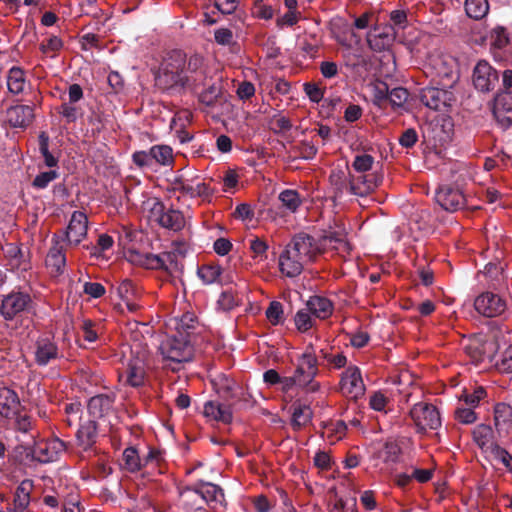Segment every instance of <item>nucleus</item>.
<instances>
[{
	"mask_svg": "<svg viewBox=\"0 0 512 512\" xmlns=\"http://www.w3.org/2000/svg\"><path fill=\"white\" fill-rule=\"evenodd\" d=\"M310 314L311 313L309 312L308 309H301L296 313L294 317V322L298 331L304 333L308 331L310 328H312L314 321L311 318Z\"/></svg>",
	"mask_w": 512,
	"mask_h": 512,
	"instance_id": "obj_48",
	"label": "nucleus"
},
{
	"mask_svg": "<svg viewBox=\"0 0 512 512\" xmlns=\"http://www.w3.org/2000/svg\"><path fill=\"white\" fill-rule=\"evenodd\" d=\"M499 81V74L487 61L481 60L473 70V83L477 90L489 92Z\"/></svg>",
	"mask_w": 512,
	"mask_h": 512,
	"instance_id": "obj_14",
	"label": "nucleus"
},
{
	"mask_svg": "<svg viewBox=\"0 0 512 512\" xmlns=\"http://www.w3.org/2000/svg\"><path fill=\"white\" fill-rule=\"evenodd\" d=\"M34 488L33 480L24 479L18 485L13 500V511L24 512L30 504V495Z\"/></svg>",
	"mask_w": 512,
	"mask_h": 512,
	"instance_id": "obj_30",
	"label": "nucleus"
},
{
	"mask_svg": "<svg viewBox=\"0 0 512 512\" xmlns=\"http://www.w3.org/2000/svg\"><path fill=\"white\" fill-rule=\"evenodd\" d=\"M233 32L228 28H219L214 32L215 42L222 46H229L233 43Z\"/></svg>",
	"mask_w": 512,
	"mask_h": 512,
	"instance_id": "obj_63",
	"label": "nucleus"
},
{
	"mask_svg": "<svg viewBox=\"0 0 512 512\" xmlns=\"http://www.w3.org/2000/svg\"><path fill=\"white\" fill-rule=\"evenodd\" d=\"M118 294L123 301H130L137 294V288L130 279H124L118 286Z\"/></svg>",
	"mask_w": 512,
	"mask_h": 512,
	"instance_id": "obj_53",
	"label": "nucleus"
},
{
	"mask_svg": "<svg viewBox=\"0 0 512 512\" xmlns=\"http://www.w3.org/2000/svg\"><path fill=\"white\" fill-rule=\"evenodd\" d=\"M318 373L317 357L313 352L312 346H308L306 351L298 359L296 369L293 373L297 381V388L306 394L319 392L321 384L315 379Z\"/></svg>",
	"mask_w": 512,
	"mask_h": 512,
	"instance_id": "obj_2",
	"label": "nucleus"
},
{
	"mask_svg": "<svg viewBox=\"0 0 512 512\" xmlns=\"http://www.w3.org/2000/svg\"><path fill=\"white\" fill-rule=\"evenodd\" d=\"M306 262L299 258L294 251L286 246V249L279 257L280 271L287 277H296L302 270Z\"/></svg>",
	"mask_w": 512,
	"mask_h": 512,
	"instance_id": "obj_25",
	"label": "nucleus"
},
{
	"mask_svg": "<svg viewBox=\"0 0 512 512\" xmlns=\"http://www.w3.org/2000/svg\"><path fill=\"white\" fill-rule=\"evenodd\" d=\"M39 151L44 158L47 167H56L58 158L49 151V136L46 132H41L39 135Z\"/></svg>",
	"mask_w": 512,
	"mask_h": 512,
	"instance_id": "obj_42",
	"label": "nucleus"
},
{
	"mask_svg": "<svg viewBox=\"0 0 512 512\" xmlns=\"http://www.w3.org/2000/svg\"><path fill=\"white\" fill-rule=\"evenodd\" d=\"M58 176L59 173L55 170L41 172L34 178L32 186L37 189H45L49 183L58 178Z\"/></svg>",
	"mask_w": 512,
	"mask_h": 512,
	"instance_id": "obj_55",
	"label": "nucleus"
},
{
	"mask_svg": "<svg viewBox=\"0 0 512 512\" xmlns=\"http://www.w3.org/2000/svg\"><path fill=\"white\" fill-rule=\"evenodd\" d=\"M455 419L462 424H472L477 420V415L472 407H458L454 412Z\"/></svg>",
	"mask_w": 512,
	"mask_h": 512,
	"instance_id": "obj_59",
	"label": "nucleus"
},
{
	"mask_svg": "<svg viewBox=\"0 0 512 512\" xmlns=\"http://www.w3.org/2000/svg\"><path fill=\"white\" fill-rule=\"evenodd\" d=\"M489 40L490 50L494 55L495 59H502V50L509 44V36L506 28L497 26L493 28L488 36L482 37L480 44H484L486 40Z\"/></svg>",
	"mask_w": 512,
	"mask_h": 512,
	"instance_id": "obj_26",
	"label": "nucleus"
},
{
	"mask_svg": "<svg viewBox=\"0 0 512 512\" xmlns=\"http://www.w3.org/2000/svg\"><path fill=\"white\" fill-rule=\"evenodd\" d=\"M34 119V109L29 105H16L8 110V121L15 128H26Z\"/></svg>",
	"mask_w": 512,
	"mask_h": 512,
	"instance_id": "obj_28",
	"label": "nucleus"
},
{
	"mask_svg": "<svg viewBox=\"0 0 512 512\" xmlns=\"http://www.w3.org/2000/svg\"><path fill=\"white\" fill-rule=\"evenodd\" d=\"M216 391L225 400L236 397L237 383L225 375H220L214 382Z\"/></svg>",
	"mask_w": 512,
	"mask_h": 512,
	"instance_id": "obj_36",
	"label": "nucleus"
},
{
	"mask_svg": "<svg viewBox=\"0 0 512 512\" xmlns=\"http://www.w3.org/2000/svg\"><path fill=\"white\" fill-rule=\"evenodd\" d=\"M195 317L191 313L184 314L177 323V336H180V333L190 339L191 331L195 328Z\"/></svg>",
	"mask_w": 512,
	"mask_h": 512,
	"instance_id": "obj_46",
	"label": "nucleus"
},
{
	"mask_svg": "<svg viewBox=\"0 0 512 512\" xmlns=\"http://www.w3.org/2000/svg\"><path fill=\"white\" fill-rule=\"evenodd\" d=\"M465 11L468 17L480 20L485 17L489 11L488 0H466Z\"/></svg>",
	"mask_w": 512,
	"mask_h": 512,
	"instance_id": "obj_38",
	"label": "nucleus"
},
{
	"mask_svg": "<svg viewBox=\"0 0 512 512\" xmlns=\"http://www.w3.org/2000/svg\"><path fill=\"white\" fill-rule=\"evenodd\" d=\"M307 309L315 317L325 320L333 313V303L324 296L314 295L306 303Z\"/></svg>",
	"mask_w": 512,
	"mask_h": 512,
	"instance_id": "obj_29",
	"label": "nucleus"
},
{
	"mask_svg": "<svg viewBox=\"0 0 512 512\" xmlns=\"http://www.w3.org/2000/svg\"><path fill=\"white\" fill-rule=\"evenodd\" d=\"M254 16L260 19L269 20L274 16V9L271 5L265 3L264 0H255L252 8Z\"/></svg>",
	"mask_w": 512,
	"mask_h": 512,
	"instance_id": "obj_49",
	"label": "nucleus"
},
{
	"mask_svg": "<svg viewBox=\"0 0 512 512\" xmlns=\"http://www.w3.org/2000/svg\"><path fill=\"white\" fill-rule=\"evenodd\" d=\"M374 158L369 154L357 155L352 163V167L358 173H365L371 170Z\"/></svg>",
	"mask_w": 512,
	"mask_h": 512,
	"instance_id": "obj_54",
	"label": "nucleus"
},
{
	"mask_svg": "<svg viewBox=\"0 0 512 512\" xmlns=\"http://www.w3.org/2000/svg\"><path fill=\"white\" fill-rule=\"evenodd\" d=\"M21 408L20 399L17 393L8 388H0V415L11 419L19 414Z\"/></svg>",
	"mask_w": 512,
	"mask_h": 512,
	"instance_id": "obj_24",
	"label": "nucleus"
},
{
	"mask_svg": "<svg viewBox=\"0 0 512 512\" xmlns=\"http://www.w3.org/2000/svg\"><path fill=\"white\" fill-rule=\"evenodd\" d=\"M316 240L322 252L326 249L338 251H347L349 249L345 228L336 221H334L333 225L330 224L327 228L321 229Z\"/></svg>",
	"mask_w": 512,
	"mask_h": 512,
	"instance_id": "obj_7",
	"label": "nucleus"
},
{
	"mask_svg": "<svg viewBox=\"0 0 512 512\" xmlns=\"http://www.w3.org/2000/svg\"><path fill=\"white\" fill-rule=\"evenodd\" d=\"M401 449L395 442H386L382 450L384 462L396 463L398 461Z\"/></svg>",
	"mask_w": 512,
	"mask_h": 512,
	"instance_id": "obj_58",
	"label": "nucleus"
},
{
	"mask_svg": "<svg viewBox=\"0 0 512 512\" xmlns=\"http://www.w3.org/2000/svg\"><path fill=\"white\" fill-rule=\"evenodd\" d=\"M239 0H214V7L222 14H232L236 11Z\"/></svg>",
	"mask_w": 512,
	"mask_h": 512,
	"instance_id": "obj_64",
	"label": "nucleus"
},
{
	"mask_svg": "<svg viewBox=\"0 0 512 512\" xmlns=\"http://www.w3.org/2000/svg\"><path fill=\"white\" fill-rule=\"evenodd\" d=\"M490 452L495 460L501 462L512 473V455L506 449L498 444H491Z\"/></svg>",
	"mask_w": 512,
	"mask_h": 512,
	"instance_id": "obj_47",
	"label": "nucleus"
},
{
	"mask_svg": "<svg viewBox=\"0 0 512 512\" xmlns=\"http://www.w3.org/2000/svg\"><path fill=\"white\" fill-rule=\"evenodd\" d=\"M159 350L163 359L171 363L168 366L173 372L179 370L181 363L190 361L194 351L191 340L181 333L180 336L174 335L163 341Z\"/></svg>",
	"mask_w": 512,
	"mask_h": 512,
	"instance_id": "obj_3",
	"label": "nucleus"
},
{
	"mask_svg": "<svg viewBox=\"0 0 512 512\" xmlns=\"http://www.w3.org/2000/svg\"><path fill=\"white\" fill-rule=\"evenodd\" d=\"M122 468L130 473H136L140 471L144 464L142 458L135 447H127L122 454Z\"/></svg>",
	"mask_w": 512,
	"mask_h": 512,
	"instance_id": "obj_34",
	"label": "nucleus"
},
{
	"mask_svg": "<svg viewBox=\"0 0 512 512\" xmlns=\"http://www.w3.org/2000/svg\"><path fill=\"white\" fill-rule=\"evenodd\" d=\"M88 218L82 211H74L71 215L70 222L64 232L63 240L69 245L77 246L87 235Z\"/></svg>",
	"mask_w": 512,
	"mask_h": 512,
	"instance_id": "obj_18",
	"label": "nucleus"
},
{
	"mask_svg": "<svg viewBox=\"0 0 512 512\" xmlns=\"http://www.w3.org/2000/svg\"><path fill=\"white\" fill-rule=\"evenodd\" d=\"M279 201L291 213H295L302 204V198L297 190L285 189L279 196Z\"/></svg>",
	"mask_w": 512,
	"mask_h": 512,
	"instance_id": "obj_39",
	"label": "nucleus"
},
{
	"mask_svg": "<svg viewBox=\"0 0 512 512\" xmlns=\"http://www.w3.org/2000/svg\"><path fill=\"white\" fill-rule=\"evenodd\" d=\"M409 92L406 88L395 87L390 90L388 102L393 108H401L407 102Z\"/></svg>",
	"mask_w": 512,
	"mask_h": 512,
	"instance_id": "obj_45",
	"label": "nucleus"
},
{
	"mask_svg": "<svg viewBox=\"0 0 512 512\" xmlns=\"http://www.w3.org/2000/svg\"><path fill=\"white\" fill-rule=\"evenodd\" d=\"M419 100L426 107L441 111L454 101V95L451 91L438 87H425L419 91Z\"/></svg>",
	"mask_w": 512,
	"mask_h": 512,
	"instance_id": "obj_11",
	"label": "nucleus"
},
{
	"mask_svg": "<svg viewBox=\"0 0 512 512\" xmlns=\"http://www.w3.org/2000/svg\"><path fill=\"white\" fill-rule=\"evenodd\" d=\"M33 304L30 294L13 290L3 296L0 313L7 321L13 320L21 313L28 312Z\"/></svg>",
	"mask_w": 512,
	"mask_h": 512,
	"instance_id": "obj_5",
	"label": "nucleus"
},
{
	"mask_svg": "<svg viewBox=\"0 0 512 512\" xmlns=\"http://www.w3.org/2000/svg\"><path fill=\"white\" fill-rule=\"evenodd\" d=\"M493 115L502 127L512 125V92L503 91L496 95Z\"/></svg>",
	"mask_w": 512,
	"mask_h": 512,
	"instance_id": "obj_19",
	"label": "nucleus"
},
{
	"mask_svg": "<svg viewBox=\"0 0 512 512\" xmlns=\"http://www.w3.org/2000/svg\"><path fill=\"white\" fill-rule=\"evenodd\" d=\"M300 19V12H292L287 11L284 15L278 17L276 19V25L278 28L282 29L284 27H292Z\"/></svg>",
	"mask_w": 512,
	"mask_h": 512,
	"instance_id": "obj_61",
	"label": "nucleus"
},
{
	"mask_svg": "<svg viewBox=\"0 0 512 512\" xmlns=\"http://www.w3.org/2000/svg\"><path fill=\"white\" fill-rule=\"evenodd\" d=\"M66 449L65 443L58 439L40 441L33 447L17 445L16 451L23 450L26 453V459L29 461H38L40 463H49L58 460L60 454Z\"/></svg>",
	"mask_w": 512,
	"mask_h": 512,
	"instance_id": "obj_4",
	"label": "nucleus"
},
{
	"mask_svg": "<svg viewBox=\"0 0 512 512\" xmlns=\"http://www.w3.org/2000/svg\"><path fill=\"white\" fill-rule=\"evenodd\" d=\"M303 89L312 102L319 103L324 96V90L315 83H304Z\"/></svg>",
	"mask_w": 512,
	"mask_h": 512,
	"instance_id": "obj_60",
	"label": "nucleus"
},
{
	"mask_svg": "<svg viewBox=\"0 0 512 512\" xmlns=\"http://www.w3.org/2000/svg\"><path fill=\"white\" fill-rule=\"evenodd\" d=\"M127 382L133 387H139L144 382V371L141 367L129 364L127 368Z\"/></svg>",
	"mask_w": 512,
	"mask_h": 512,
	"instance_id": "obj_57",
	"label": "nucleus"
},
{
	"mask_svg": "<svg viewBox=\"0 0 512 512\" xmlns=\"http://www.w3.org/2000/svg\"><path fill=\"white\" fill-rule=\"evenodd\" d=\"M383 181V175L377 172L359 175H349L348 188L351 194L366 196L377 188Z\"/></svg>",
	"mask_w": 512,
	"mask_h": 512,
	"instance_id": "obj_15",
	"label": "nucleus"
},
{
	"mask_svg": "<svg viewBox=\"0 0 512 512\" xmlns=\"http://www.w3.org/2000/svg\"><path fill=\"white\" fill-rule=\"evenodd\" d=\"M435 200L442 209L455 212L466 205V198L462 191L451 185H442L435 192Z\"/></svg>",
	"mask_w": 512,
	"mask_h": 512,
	"instance_id": "obj_13",
	"label": "nucleus"
},
{
	"mask_svg": "<svg viewBox=\"0 0 512 512\" xmlns=\"http://www.w3.org/2000/svg\"><path fill=\"white\" fill-rule=\"evenodd\" d=\"M409 414L418 432H425L428 428L436 430L441 426L440 413L437 408L430 403L419 402L414 404Z\"/></svg>",
	"mask_w": 512,
	"mask_h": 512,
	"instance_id": "obj_6",
	"label": "nucleus"
},
{
	"mask_svg": "<svg viewBox=\"0 0 512 512\" xmlns=\"http://www.w3.org/2000/svg\"><path fill=\"white\" fill-rule=\"evenodd\" d=\"M487 396V392L485 388L482 386H478L474 389L472 393L464 392L461 399L465 402L466 405L474 408L477 407L482 399Z\"/></svg>",
	"mask_w": 512,
	"mask_h": 512,
	"instance_id": "obj_51",
	"label": "nucleus"
},
{
	"mask_svg": "<svg viewBox=\"0 0 512 512\" xmlns=\"http://www.w3.org/2000/svg\"><path fill=\"white\" fill-rule=\"evenodd\" d=\"M222 268L217 263H206L198 267L197 275L206 285L221 282Z\"/></svg>",
	"mask_w": 512,
	"mask_h": 512,
	"instance_id": "obj_35",
	"label": "nucleus"
},
{
	"mask_svg": "<svg viewBox=\"0 0 512 512\" xmlns=\"http://www.w3.org/2000/svg\"><path fill=\"white\" fill-rule=\"evenodd\" d=\"M115 394H98L91 397L88 401V412L93 419H102L108 416L115 403Z\"/></svg>",
	"mask_w": 512,
	"mask_h": 512,
	"instance_id": "obj_20",
	"label": "nucleus"
},
{
	"mask_svg": "<svg viewBox=\"0 0 512 512\" xmlns=\"http://www.w3.org/2000/svg\"><path fill=\"white\" fill-rule=\"evenodd\" d=\"M151 213L156 217L158 224L166 229L175 232L180 231L185 226V218L180 210L169 208L166 209L161 201H156L151 208Z\"/></svg>",
	"mask_w": 512,
	"mask_h": 512,
	"instance_id": "obj_8",
	"label": "nucleus"
},
{
	"mask_svg": "<svg viewBox=\"0 0 512 512\" xmlns=\"http://www.w3.org/2000/svg\"><path fill=\"white\" fill-rule=\"evenodd\" d=\"M475 310L484 317H497L507 309V302L498 294L484 292L476 297L474 301Z\"/></svg>",
	"mask_w": 512,
	"mask_h": 512,
	"instance_id": "obj_10",
	"label": "nucleus"
},
{
	"mask_svg": "<svg viewBox=\"0 0 512 512\" xmlns=\"http://www.w3.org/2000/svg\"><path fill=\"white\" fill-rule=\"evenodd\" d=\"M222 95V85L219 82H213L207 89L202 91L198 98L206 106H213Z\"/></svg>",
	"mask_w": 512,
	"mask_h": 512,
	"instance_id": "obj_41",
	"label": "nucleus"
},
{
	"mask_svg": "<svg viewBox=\"0 0 512 512\" xmlns=\"http://www.w3.org/2000/svg\"><path fill=\"white\" fill-rule=\"evenodd\" d=\"M61 357L58 345L52 338L40 337L35 342L34 359L38 366L45 367Z\"/></svg>",
	"mask_w": 512,
	"mask_h": 512,
	"instance_id": "obj_16",
	"label": "nucleus"
},
{
	"mask_svg": "<svg viewBox=\"0 0 512 512\" xmlns=\"http://www.w3.org/2000/svg\"><path fill=\"white\" fill-rule=\"evenodd\" d=\"M493 438L491 426L480 424L473 430V439L480 448H484Z\"/></svg>",
	"mask_w": 512,
	"mask_h": 512,
	"instance_id": "obj_43",
	"label": "nucleus"
},
{
	"mask_svg": "<svg viewBox=\"0 0 512 512\" xmlns=\"http://www.w3.org/2000/svg\"><path fill=\"white\" fill-rule=\"evenodd\" d=\"M418 141V134L414 128H408L399 137V144L404 148H412Z\"/></svg>",
	"mask_w": 512,
	"mask_h": 512,
	"instance_id": "obj_62",
	"label": "nucleus"
},
{
	"mask_svg": "<svg viewBox=\"0 0 512 512\" xmlns=\"http://www.w3.org/2000/svg\"><path fill=\"white\" fill-rule=\"evenodd\" d=\"M52 241L53 246L46 256L45 264L51 270V274L58 276L63 274L66 265L65 248L60 244L56 235H54Z\"/></svg>",
	"mask_w": 512,
	"mask_h": 512,
	"instance_id": "obj_22",
	"label": "nucleus"
},
{
	"mask_svg": "<svg viewBox=\"0 0 512 512\" xmlns=\"http://www.w3.org/2000/svg\"><path fill=\"white\" fill-rule=\"evenodd\" d=\"M180 503L185 512H208L196 483L180 491Z\"/></svg>",
	"mask_w": 512,
	"mask_h": 512,
	"instance_id": "obj_23",
	"label": "nucleus"
},
{
	"mask_svg": "<svg viewBox=\"0 0 512 512\" xmlns=\"http://www.w3.org/2000/svg\"><path fill=\"white\" fill-rule=\"evenodd\" d=\"M283 314V305L278 301H272L266 310V317L273 325H278L282 322Z\"/></svg>",
	"mask_w": 512,
	"mask_h": 512,
	"instance_id": "obj_50",
	"label": "nucleus"
},
{
	"mask_svg": "<svg viewBox=\"0 0 512 512\" xmlns=\"http://www.w3.org/2000/svg\"><path fill=\"white\" fill-rule=\"evenodd\" d=\"M436 75L441 79H453L454 60L452 58L436 57L432 60Z\"/></svg>",
	"mask_w": 512,
	"mask_h": 512,
	"instance_id": "obj_37",
	"label": "nucleus"
},
{
	"mask_svg": "<svg viewBox=\"0 0 512 512\" xmlns=\"http://www.w3.org/2000/svg\"><path fill=\"white\" fill-rule=\"evenodd\" d=\"M396 38V31L392 25L374 27L367 34L369 47L376 52L387 50Z\"/></svg>",
	"mask_w": 512,
	"mask_h": 512,
	"instance_id": "obj_17",
	"label": "nucleus"
},
{
	"mask_svg": "<svg viewBox=\"0 0 512 512\" xmlns=\"http://www.w3.org/2000/svg\"><path fill=\"white\" fill-rule=\"evenodd\" d=\"M77 443L84 450L90 449L98 438V424L95 419H89L80 424L76 433Z\"/></svg>",
	"mask_w": 512,
	"mask_h": 512,
	"instance_id": "obj_27",
	"label": "nucleus"
},
{
	"mask_svg": "<svg viewBox=\"0 0 512 512\" xmlns=\"http://www.w3.org/2000/svg\"><path fill=\"white\" fill-rule=\"evenodd\" d=\"M293 150L299 154V156L305 160L313 159L318 152V148L311 142L301 141L296 145Z\"/></svg>",
	"mask_w": 512,
	"mask_h": 512,
	"instance_id": "obj_52",
	"label": "nucleus"
},
{
	"mask_svg": "<svg viewBox=\"0 0 512 512\" xmlns=\"http://www.w3.org/2000/svg\"><path fill=\"white\" fill-rule=\"evenodd\" d=\"M208 66L200 54L172 50L163 58L155 75L156 86L170 96L197 93L207 84Z\"/></svg>",
	"mask_w": 512,
	"mask_h": 512,
	"instance_id": "obj_1",
	"label": "nucleus"
},
{
	"mask_svg": "<svg viewBox=\"0 0 512 512\" xmlns=\"http://www.w3.org/2000/svg\"><path fill=\"white\" fill-rule=\"evenodd\" d=\"M194 173L189 171H180L171 179H168L169 186L167 191L179 192L183 196H189L192 191L191 186L193 184Z\"/></svg>",
	"mask_w": 512,
	"mask_h": 512,
	"instance_id": "obj_31",
	"label": "nucleus"
},
{
	"mask_svg": "<svg viewBox=\"0 0 512 512\" xmlns=\"http://www.w3.org/2000/svg\"><path fill=\"white\" fill-rule=\"evenodd\" d=\"M153 164L167 166L173 163V151L168 145H154L150 148Z\"/></svg>",
	"mask_w": 512,
	"mask_h": 512,
	"instance_id": "obj_40",
	"label": "nucleus"
},
{
	"mask_svg": "<svg viewBox=\"0 0 512 512\" xmlns=\"http://www.w3.org/2000/svg\"><path fill=\"white\" fill-rule=\"evenodd\" d=\"M340 389L346 397L357 400L365 394L361 371L356 366L348 367L342 375Z\"/></svg>",
	"mask_w": 512,
	"mask_h": 512,
	"instance_id": "obj_12",
	"label": "nucleus"
},
{
	"mask_svg": "<svg viewBox=\"0 0 512 512\" xmlns=\"http://www.w3.org/2000/svg\"><path fill=\"white\" fill-rule=\"evenodd\" d=\"M25 72L21 67L13 66L7 74V87L10 93L20 94L25 86Z\"/></svg>",
	"mask_w": 512,
	"mask_h": 512,
	"instance_id": "obj_33",
	"label": "nucleus"
},
{
	"mask_svg": "<svg viewBox=\"0 0 512 512\" xmlns=\"http://www.w3.org/2000/svg\"><path fill=\"white\" fill-rule=\"evenodd\" d=\"M512 419V409L509 405L499 403L495 406L494 420L496 427L499 426L500 422H510Z\"/></svg>",
	"mask_w": 512,
	"mask_h": 512,
	"instance_id": "obj_56",
	"label": "nucleus"
},
{
	"mask_svg": "<svg viewBox=\"0 0 512 512\" xmlns=\"http://www.w3.org/2000/svg\"><path fill=\"white\" fill-rule=\"evenodd\" d=\"M287 247L306 263L313 261L318 254L322 253L317 240L304 232L296 234Z\"/></svg>",
	"mask_w": 512,
	"mask_h": 512,
	"instance_id": "obj_9",
	"label": "nucleus"
},
{
	"mask_svg": "<svg viewBox=\"0 0 512 512\" xmlns=\"http://www.w3.org/2000/svg\"><path fill=\"white\" fill-rule=\"evenodd\" d=\"M196 484L203 496L204 505H211L213 509H217L218 506L226 507L225 494L219 485L204 480H199Z\"/></svg>",
	"mask_w": 512,
	"mask_h": 512,
	"instance_id": "obj_21",
	"label": "nucleus"
},
{
	"mask_svg": "<svg viewBox=\"0 0 512 512\" xmlns=\"http://www.w3.org/2000/svg\"><path fill=\"white\" fill-rule=\"evenodd\" d=\"M192 191H190V198L202 197L207 198L213 194V189L209 184L200 181L199 175H193V184L191 186Z\"/></svg>",
	"mask_w": 512,
	"mask_h": 512,
	"instance_id": "obj_44",
	"label": "nucleus"
},
{
	"mask_svg": "<svg viewBox=\"0 0 512 512\" xmlns=\"http://www.w3.org/2000/svg\"><path fill=\"white\" fill-rule=\"evenodd\" d=\"M291 409V426L293 430L299 431L311 421L312 411L308 405L301 403L299 400L292 404Z\"/></svg>",
	"mask_w": 512,
	"mask_h": 512,
	"instance_id": "obj_32",
	"label": "nucleus"
}]
</instances>
